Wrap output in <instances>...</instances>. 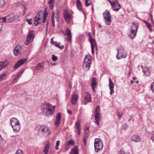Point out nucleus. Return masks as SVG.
<instances>
[{"label": "nucleus", "instance_id": "nucleus-23", "mask_svg": "<svg viewBox=\"0 0 154 154\" xmlns=\"http://www.w3.org/2000/svg\"><path fill=\"white\" fill-rule=\"evenodd\" d=\"M136 32L137 31H134V29H131L128 35L132 39H133L136 35Z\"/></svg>", "mask_w": 154, "mask_h": 154}, {"label": "nucleus", "instance_id": "nucleus-12", "mask_svg": "<svg viewBox=\"0 0 154 154\" xmlns=\"http://www.w3.org/2000/svg\"><path fill=\"white\" fill-rule=\"evenodd\" d=\"M26 59H25L19 60L14 66V69H17L19 67L23 64L26 61Z\"/></svg>", "mask_w": 154, "mask_h": 154}, {"label": "nucleus", "instance_id": "nucleus-34", "mask_svg": "<svg viewBox=\"0 0 154 154\" xmlns=\"http://www.w3.org/2000/svg\"><path fill=\"white\" fill-rule=\"evenodd\" d=\"M119 154H130V153L128 151H125L121 149L119 151Z\"/></svg>", "mask_w": 154, "mask_h": 154}, {"label": "nucleus", "instance_id": "nucleus-31", "mask_svg": "<svg viewBox=\"0 0 154 154\" xmlns=\"http://www.w3.org/2000/svg\"><path fill=\"white\" fill-rule=\"evenodd\" d=\"M76 5L79 10L81 11L82 9V5L80 1L76 2Z\"/></svg>", "mask_w": 154, "mask_h": 154}, {"label": "nucleus", "instance_id": "nucleus-49", "mask_svg": "<svg viewBox=\"0 0 154 154\" xmlns=\"http://www.w3.org/2000/svg\"><path fill=\"white\" fill-rule=\"evenodd\" d=\"M0 19H2V22L3 23H7L6 16L2 18H0Z\"/></svg>", "mask_w": 154, "mask_h": 154}, {"label": "nucleus", "instance_id": "nucleus-52", "mask_svg": "<svg viewBox=\"0 0 154 154\" xmlns=\"http://www.w3.org/2000/svg\"><path fill=\"white\" fill-rule=\"evenodd\" d=\"M111 2L112 3H114V2H115V4H116V5H118V1L117 0H111Z\"/></svg>", "mask_w": 154, "mask_h": 154}, {"label": "nucleus", "instance_id": "nucleus-61", "mask_svg": "<svg viewBox=\"0 0 154 154\" xmlns=\"http://www.w3.org/2000/svg\"><path fill=\"white\" fill-rule=\"evenodd\" d=\"M21 76V75L20 74H19V73L18 74L16 75V76L17 77V78H19V77H20Z\"/></svg>", "mask_w": 154, "mask_h": 154}, {"label": "nucleus", "instance_id": "nucleus-22", "mask_svg": "<svg viewBox=\"0 0 154 154\" xmlns=\"http://www.w3.org/2000/svg\"><path fill=\"white\" fill-rule=\"evenodd\" d=\"M59 19V13L58 12H57L56 14L54 11H53L51 16V20L53 19V20H55V19H56L57 21Z\"/></svg>", "mask_w": 154, "mask_h": 154}, {"label": "nucleus", "instance_id": "nucleus-8", "mask_svg": "<svg viewBox=\"0 0 154 154\" xmlns=\"http://www.w3.org/2000/svg\"><path fill=\"white\" fill-rule=\"evenodd\" d=\"M63 17L67 23H69L72 20V15L67 10H64L63 11Z\"/></svg>", "mask_w": 154, "mask_h": 154}, {"label": "nucleus", "instance_id": "nucleus-57", "mask_svg": "<svg viewBox=\"0 0 154 154\" xmlns=\"http://www.w3.org/2000/svg\"><path fill=\"white\" fill-rule=\"evenodd\" d=\"M151 139L154 142V133L152 134L151 137Z\"/></svg>", "mask_w": 154, "mask_h": 154}, {"label": "nucleus", "instance_id": "nucleus-43", "mask_svg": "<svg viewBox=\"0 0 154 154\" xmlns=\"http://www.w3.org/2000/svg\"><path fill=\"white\" fill-rule=\"evenodd\" d=\"M5 3L4 0H0V7H2L5 4Z\"/></svg>", "mask_w": 154, "mask_h": 154}, {"label": "nucleus", "instance_id": "nucleus-6", "mask_svg": "<svg viewBox=\"0 0 154 154\" xmlns=\"http://www.w3.org/2000/svg\"><path fill=\"white\" fill-rule=\"evenodd\" d=\"M94 146L95 151L96 152H98L99 150H101L103 147V143L98 138L95 139Z\"/></svg>", "mask_w": 154, "mask_h": 154}, {"label": "nucleus", "instance_id": "nucleus-45", "mask_svg": "<svg viewBox=\"0 0 154 154\" xmlns=\"http://www.w3.org/2000/svg\"><path fill=\"white\" fill-rule=\"evenodd\" d=\"M6 73H4L3 74L0 75V81L2 80L4 77L6 76Z\"/></svg>", "mask_w": 154, "mask_h": 154}, {"label": "nucleus", "instance_id": "nucleus-13", "mask_svg": "<svg viewBox=\"0 0 154 154\" xmlns=\"http://www.w3.org/2000/svg\"><path fill=\"white\" fill-rule=\"evenodd\" d=\"M16 17V15L14 14H11L6 16L7 23H9L13 21Z\"/></svg>", "mask_w": 154, "mask_h": 154}, {"label": "nucleus", "instance_id": "nucleus-11", "mask_svg": "<svg viewBox=\"0 0 154 154\" xmlns=\"http://www.w3.org/2000/svg\"><path fill=\"white\" fill-rule=\"evenodd\" d=\"M117 54L116 55L117 58L119 60L121 59L120 57H118V55L119 54H122V57L123 58H125L127 56V54L126 51H124V48H117Z\"/></svg>", "mask_w": 154, "mask_h": 154}, {"label": "nucleus", "instance_id": "nucleus-48", "mask_svg": "<svg viewBox=\"0 0 154 154\" xmlns=\"http://www.w3.org/2000/svg\"><path fill=\"white\" fill-rule=\"evenodd\" d=\"M15 154H23V153L22 150L21 149L18 150Z\"/></svg>", "mask_w": 154, "mask_h": 154}, {"label": "nucleus", "instance_id": "nucleus-32", "mask_svg": "<svg viewBox=\"0 0 154 154\" xmlns=\"http://www.w3.org/2000/svg\"><path fill=\"white\" fill-rule=\"evenodd\" d=\"M52 44L55 45L56 47L60 48V49H63L64 48L63 46H60L59 44L57 43L56 42H53Z\"/></svg>", "mask_w": 154, "mask_h": 154}, {"label": "nucleus", "instance_id": "nucleus-27", "mask_svg": "<svg viewBox=\"0 0 154 154\" xmlns=\"http://www.w3.org/2000/svg\"><path fill=\"white\" fill-rule=\"evenodd\" d=\"M70 154H78V147L76 146L73 148L70 152Z\"/></svg>", "mask_w": 154, "mask_h": 154}, {"label": "nucleus", "instance_id": "nucleus-24", "mask_svg": "<svg viewBox=\"0 0 154 154\" xmlns=\"http://www.w3.org/2000/svg\"><path fill=\"white\" fill-rule=\"evenodd\" d=\"M143 71L145 76H147L149 75L150 72L147 67H144L143 68Z\"/></svg>", "mask_w": 154, "mask_h": 154}, {"label": "nucleus", "instance_id": "nucleus-29", "mask_svg": "<svg viewBox=\"0 0 154 154\" xmlns=\"http://www.w3.org/2000/svg\"><path fill=\"white\" fill-rule=\"evenodd\" d=\"M20 48H17L16 47L14 50V52L15 55L17 56L19 55L20 52Z\"/></svg>", "mask_w": 154, "mask_h": 154}, {"label": "nucleus", "instance_id": "nucleus-9", "mask_svg": "<svg viewBox=\"0 0 154 154\" xmlns=\"http://www.w3.org/2000/svg\"><path fill=\"white\" fill-rule=\"evenodd\" d=\"M100 106H97L95 108V123L97 125H99L100 118V113L99 112Z\"/></svg>", "mask_w": 154, "mask_h": 154}, {"label": "nucleus", "instance_id": "nucleus-4", "mask_svg": "<svg viewBox=\"0 0 154 154\" xmlns=\"http://www.w3.org/2000/svg\"><path fill=\"white\" fill-rule=\"evenodd\" d=\"M91 63V57L89 55H86L84 59L83 64V68L86 71L89 70Z\"/></svg>", "mask_w": 154, "mask_h": 154}, {"label": "nucleus", "instance_id": "nucleus-55", "mask_svg": "<svg viewBox=\"0 0 154 154\" xmlns=\"http://www.w3.org/2000/svg\"><path fill=\"white\" fill-rule=\"evenodd\" d=\"M3 28V24L2 22H0V31H1Z\"/></svg>", "mask_w": 154, "mask_h": 154}, {"label": "nucleus", "instance_id": "nucleus-63", "mask_svg": "<svg viewBox=\"0 0 154 154\" xmlns=\"http://www.w3.org/2000/svg\"><path fill=\"white\" fill-rule=\"evenodd\" d=\"M18 78L16 76L15 78H14L13 80V82H14Z\"/></svg>", "mask_w": 154, "mask_h": 154}, {"label": "nucleus", "instance_id": "nucleus-37", "mask_svg": "<svg viewBox=\"0 0 154 154\" xmlns=\"http://www.w3.org/2000/svg\"><path fill=\"white\" fill-rule=\"evenodd\" d=\"M61 119V114L60 112H58L57 114L56 119L60 121Z\"/></svg>", "mask_w": 154, "mask_h": 154}, {"label": "nucleus", "instance_id": "nucleus-21", "mask_svg": "<svg viewBox=\"0 0 154 154\" xmlns=\"http://www.w3.org/2000/svg\"><path fill=\"white\" fill-rule=\"evenodd\" d=\"M85 100L88 102L91 101V94L88 92L85 93V95L84 97Z\"/></svg>", "mask_w": 154, "mask_h": 154}, {"label": "nucleus", "instance_id": "nucleus-50", "mask_svg": "<svg viewBox=\"0 0 154 154\" xmlns=\"http://www.w3.org/2000/svg\"><path fill=\"white\" fill-rule=\"evenodd\" d=\"M88 0H85V5L86 6H88L91 5V3L90 2H88Z\"/></svg>", "mask_w": 154, "mask_h": 154}, {"label": "nucleus", "instance_id": "nucleus-1", "mask_svg": "<svg viewBox=\"0 0 154 154\" xmlns=\"http://www.w3.org/2000/svg\"><path fill=\"white\" fill-rule=\"evenodd\" d=\"M41 108L44 115L49 116L54 114L55 111V106H52L51 104L45 102L42 103Z\"/></svg>", "mask_w": 154, "mask_h": 154}, {"label": "nucleus", "instance_id": "nucleus-64", "mask_svg": "<svg viewBox=\"0 0 154 154\" xmlns=\"http://www.w3.org/2000/svg\"><path fill=\"white\" fill-rule=\"evenodd\" d=\"M91 87H92L93 91H95L94 88L96 86H91Z\"/></svg>", "mask_w": 154, "mask_h": 154}, {"label": "nucleus", "instance_id": "nucleus-19", "mask_svg": "<svg viewBox=\"0 0 154 154\" xmlns=\"http://www.w3.org/2000/svg\"><path fill=\"white\" fill-rule=\"evenodd\" d=\"M78 98L77 95L76 94H74L72 95L71 98V102L72 104H76Z\"/></svg>", "mask_w": 154, "mask_h": 154}, {"label": "nucleus", "instance_id": "nucleus-20", "mask_svg": "<svg viewBox=\"0 0 154 154\" xmlns=\"http://www.w3.org/2000/svg\"><path fill=\"white\" fill-rule=\"evenodd\" d=\"M8 62L7 60L0 62V71L6 67L8 65Z\"/></svg>", "mask_w": 154, "mask_h": 154}, {"label": "nucleus", "instance_id": "nucleus-39", "mask_svg": "<svg viewBox=\"0 0 154 154\" xmlns=\"http://www.w3.org/2000/svg\"><path fill=\"white\" fill-rule=\"evenodd\" d=\"M60 120L55 119L54 122V124L56 127H57L59 126L60 124Z\"/></svg>", "mask_w": 154, "mask_h": 154}, {"label": "nucleus", "instance_id": "nucleus-33", "mask_svg": "<svg viewBox=\"0 0 154 154\" xmlns=\"http://www.w3.org/2000/svg\"><path fill=\"white\" fill-rule=\"evenodd\" d=\"M146 25L147 28L149 29V31L151 32L152 31V30L151 28V25L149 23H146Z\"/></svg>", "mask_w": 154, "mask_h": 154}, {"label": "nucleus", "instance_id": "nucleus-35", "mask_svg": "<svg viewBox=\"0 0 154 154\" xmlns=\"http://www.w3.org/2000/svg\"><path fill=\"white\" fill-rule=\"evenodd\" d=\"M48 15V12L47 11L45 12L44 14V15L43 17V23H45L46 20V18Z\"/></svg>", "mask_w": 154, "mask_h": 154}, {"label": "nucleus", "instance_id": "nucleus-40", "mask_svg": "<svg viewBox=\"0 0 154 154\" xmlns=\"http://www.w3.org/2000/svg\"><path fill=\"white\" fill-rule=\"evenodd\" d=\"M51 59L54 61H56L58 60L57 57L54 55H52L51 56Z\"/></svg>", "mask_w": 154, "mask_h": 154}, {"label": "nucleus", "instance_id": "nucleus-5", "mask_svg": "<svg viewBox=\"0 0 154 154\" xmlns=\"http://www.w3.org/2000/svg\"><path fill=\"white\" fill-rule=\"evenodd\" d=\"M103 17L104 22L107 25H110L112 22L111 15L109 11L106 10L103 13Z\"/></svg>", "mask_w": 154, "mask_h": 154}, {"label": "nucleus", "instance_id": "nucleus-2", "mask_svg": "<svg viewBox=\"0 0 154 154\" xmlns=\"http://www.w3.org/2000/svg\"><path fill=\"white\" fill-rule=\"evenodd\" d=\"M35 130L38 132V135H42L45 137L48 136L51 134L49 128L45 125H38L35 128Z\"/></svg>", "mask_w": 154, "mask_h": 154}, {"label": "nucleus", "instance_id": "nucleus-16", "mask_svg": "<svg viewBox=\"0 0 154 154\" xmlns=\"http://www.w3.org/2000/svg\"><path fill=\"white\" fill-rule=\"evenodd\" d=\"M66 33V35L67 36V40L69 42H71L72 35L70 30L69 28H67Z\"/></svg>", "mask_w": 154, "mask_h": 154}, {"label": "nucleus", "instance_id": "nucleus-41", "mask_svg": "<svg viewBox=\"0 0 154 154\" xmlns=\"http://www.w3.org/2000/svg\"><path fill=\"white\" fill-rule=\"evenodd\" d=\"M60 142L59 140H57L56 143L55 149L57 150L59 149V146L60 144Z\"/></svg>", "mask_w": 154, "mask_h": 154}, {"label": "nucleus", "instance_id": "nucleus-7", "mask_svg": "<svg viewBox=\"0 0 154 154\" xmlns=\"http://www.w3.org/2000/svg\"><path fill=\"white\" fill-rule=\"evenodd\" d=\"M35 36V31H34L32 30L29 32L26 38V41L25 43V45H28L30 41H32L34 38Z\"/></svg>", "mask_w": 154, "mask_h": 154}, {"label": "nucleus", "instance_id": "nucleus-46", "mask_svg": "<svg viewBox=\"0 0 154 154\" xmlns=\"http://www.w3.org/2000/svg\"><path fill=\"white\" fill-rule=\"evenodd\" d=\"M150 88L152 92L154 94V82L152 84Z\"/></svg>", "mask_w": 154, "mask_h": 154}, {"label": "nucleus", "instance_id": "nucleus-36", "mask_svg": "<svg viewBox=\"0 0 154 154\" xmlns=\"http://www.w3.org/2000/svg\"><path fill=\"white\" fill-rule=\"evenodd\" d=\"M89 132V128L88 127H85V125L84 132L85 134L87 135Z\"/></svg>", "mask_w": 154, "mask_h": 154}, {"label": "nucleus", "instance_id": "nucleus-44", "mask_svg": "<svg viewBox=\"0 0 154 154\" xmlns=\"http://www.w3.org/2000/svg\"><path fill=\"white\" fill-rule=\"evenodd\" d=\"M67 145L71 144L72 145H73L75 144V143L74 142L73 140H70L67 143Z\"/></svg>", "mask_w": 154, "mask_h": 154}, {"label": "nucleus", "instance_id": "nucleus-47", "mask_svg": "<svg viewBox=\"0 0 154 154\" xmlns=\"http://www.w3.org/2000/svg\"><path fill=\"white\" fill-rule=\"evenodd\" d=\"M26 21L28 23L29 25H31L32 24V22H31L32 20V19H27L26 20Z\"/></svg>", "mask_w": 154, "mask_h": 154}, {"label": "nucleus", "instance_id": "nucleus-10", "mask_svg": "<svg viewBox=\"0 0 154 154\" xmlns=\"http://www.w3.org/2000/svg\"><path fill=\"white\" fill-rule=\"evenodd\" d=\"M41 13H43L42 11H38L37 13L36 16L34 17V20L35 26H36L40 23L41 20Z\"/></svg>", "mask_w": 154, "mask_h": 154}, {"label": "nucleus", "instance_id": "nucleus-62", "mask_svg": "<svg viewBox=\"0 0 154 154\" xmlns=\"http://www.w3.org/2000/svg\"><path fill=\"white\" fill-rule=\"evenodd\" d=\"M77 130H78V133L79 135H80V134H81L80 132V129H77Z\"/></svg>", "mask_w": 154, "mask_h": 154}, {"label": "nucleus", "instance_id": "nucleus-59", "mask_svg": "<svg viewBox=\"0 0 154 154\" xmlns=\"http://www.w3.org/2000/svg\"><path fill=\"white\" fill-rule=\"evenodd\" d=\"M54 0H49L48 3H53Z\"/></svg>", "mask_w": 154, "mask_h": 154}, {"label": "nucleus", "instance_id": "nucleus-54", "mask_svg": "<svg viewBox=\"0 0 154 154\" xmlns=\"http://www.w3.org/2000/svg\"><path fill=\"white\" fill-rule=\"evenodd\" d=\"M88 35L89 36V40H90V39H93L92 38V36H91V33L90 32H89L88 33Z\"/></svg>", "mask_w": 154, "mask_h": 154}, {"label": "nucleus", "instance_id": "nucleus-15", "mask_svg": "<svg viewBox=\"0 0 154 154\" xmlns=\"http://www.w3.org/2000/svg\"><path fill=\"white\" fill-rule=\"evenodd\" d=\"M109 84L110 90V94L112 95L114 93L113 90L114 84L112 82V80L110 78L109 79Z\"/></svg>", "mask_w": 154, "mask_h": 154}, {"label": "nucleus", "instance_id": "nucleus-58", "mask_svg": "<svg viewBox=\"0 0 154 154\" xmlns=\"http://www.w3.org/2000/svg\"><path fill=\"white\" fill-rule=\"evenodd\" d=\"M67 111L69 114L71 115L72 114V112L71 110L68 109L67 110Z\"/></svg>", "mask_w": 154, "mask_h": 154}, {"label": "nucleus", "instance_id": "nucleus-18", "mask_svg": "<svg viewBox=\"0 0 154 154\" xmlns=\"http://www.w3.org/2000/svg\"><path fill=\"white\" fill-rule=\"evenodd\" d=\"M89 40L91 44L92 52L93 54L94 53V47L95 46L96 48L97 47L95 40V39H90V40Z\"/></svg>", "mask_w": 154, "mask_h": 154}, {"label": "nucleus", "instance_id": "nucleus-14", "mask_svg": "<svg viewBox=\"0 0 154 154\" xmlns=\"http://www.w3.org/2000/svg\"><path fill=\"white\" fill-rule=\"evenodd\" d=\"M110 3L112 6V8L114 11H117L121 8V6L118 3V5H117L116 4V5L115 2L112 3L111 2H110Z\"/></svg>", "mask_w": 154, "mask_h": 154}, {"label": "nucleus", "instance_id": "nucleus-25", "mask_svg": "<svg viewBox=\"0 0 154 154\" xmlns=\"http://www.w3.org/2000/svg\"><path fill=\"white\" fill-rule=\"evenodd\" d=\"M50 147V145L49 143H47L45 145L43 150L44 154H48Z\"/></svg>", "mask_w": 154, "mask_h": 154}, {"label": "nucleus", "instance_id": "nucleus-17", "mask_svg": "<svg viewBox=\"0 0 154 154\" xmlns=\"http://www.w3.org/2000/svg\"><path fill=\"white\" fill-rule=\"evenodd\" d=\"M141 140V138L138 135H133L131 138V140L132 141L136 142H140Z\"/></svg>", "mask_w": 154, "mask_h": 154}, {"label": "nucleus", "instance_id": "nucleus-42", "mask_svg": "<svg viewBox=\"0 0 154 154\" xmlns=\"http://www.w3.org/2000/svg\"><path fill=\"white\" fill-rule=\"evenodd\" d=\"M128 128V126L127 124L123 125L122 127V128L124 130H126Z\"/></svg>", "mask_w": 154, "mask_h": 154}, {"label": "nucleus", "instance_id": "nucleus-38", "mask_svg": "<svg viewBox=\"0 0 154 154\" xmlns=\"http://www.w3.org/2000/svg\"><path fill=\"white\" fill-rule=\"evenodd\" d=\"M75 126L77 129H80V122L79 120H78L75 123Z\"/></svg>", "mask_w": 154, "mask_h": 154}, {"label": "nucleus", "instance_id": "nucleus-26", "mask_svg": "<svg viewBox=\"0 0 154 154\" xmlns=\"http://www.w3.org/2000/svg\"><path fill=\"white\" fill-rule=\"evenodd\" d=\"M138 25L137 24L132 23L131 26V29H134V31H137L138 28Z\"/></svg>", "mask_w": 154, "mask_h": 154}, {"label": "nucleus", "instance_id": "nucleus-53", "mask_svg": "<svg viewBox=\"0 0 154 154\" xmlns=\"http://www.w3.org/2000/svg\"><path fill=\"white\" fill-rule=\"evenodd\" d=\"M122 114H120L119 112H118L117 113V115L118 117H119V119H120L121 116H122Z\"/></svg>", "mask_w": 154, "mask_h": 154}, {"label": "nucleus", "instance_id": "nucleus-30", "mask_svg": "<svg viewBox=\"0 0 154 154\" xmlns=\"http://www.w3.org/2000/svg\"><path fill=\"white\" fill-rule=\"evenodd\" d=\"M97 85L96 79L94 77L92 80V83L91 84V86H96Z\"/></svg>", "mask_w": 154, "mask_h": 154}, {"label": "nucleus", "instance_id": "nucleus-60", "mask_svg": "<svg viewBox=\"0 0 154 154\" xmlns=\"http://www.w3.org/2000/svg\"><path fill=\"white\" fill-rule=\"evenodd\" d=\"M24 72V70L23 69L22 70H21V71H20L19 73V74L21 75Z\"/></svg>", "mask_w": 154, "mask_h": 154}, {"label": "nucleus", "instance_id": "nucleus-28", "mask_svg": "<svg viewBox=\"0 0 154 154\" xmlns=\"http://www.w3.org/2000/svg\"><path fill=\"white\" fill-rule=\"evenodd\" d=\"M43 66L42 65L41 63H39L35 67L34 69L35 70H40L42 68L43 69Z\"/></svg>", "mask_w": 154, "mask_h": 154}, {"label": "nucleus", "instance_id": "nucleus-56", "mask_svg": "<svg viewBox=\"0 0 154 154\" xmlns=\"http://www.w3.org/2000/svg\"><path fill=\"white\" fill-rule=\"evenodd\" d=\"M52 24V26L53 27H55V20H53V19H52L51 20Z\"/></svg>", "mask_w": 154, "mask_h": 154}, {"label": "nucleus", "instance_id": "nucleus-3", "mask_svg": "<svg viewBox=\"0 0 154 154\" xmlns=\"http://www.w3.org/2000/svg\"><path fill=\"white\" fill-rule=\"evenodd\" d=\"M11 125L14 132L18 133L21 128V125L19 121L15 118H12L10 120Z\"/></svg>", "mask_w": 154, "mask_h": 154}, {"label": "nucleus", "instance_id": "nucleus-51", "mask_svg": "<svg viewBox=\"0 0 154 154\" xmlns=\"http://www.w3.org/2000/svg\"><path fill=\"white\" fill-rule=\"evenodd\" d=\"M49 6L51 9H52L54 7L53 3H49Z\"/></svg>", "mask_w": 154, "mask_h": 154}]
</instances>
